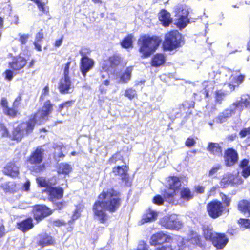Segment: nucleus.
Returning <instances> with one entry per match:
<instances>
[{
	"instance_id": "35",
	"label": "nucleus",
	"mask_w": 250,
	"mask_h": 250,
	"mask_svg": "<svg viewBox=\"0 0 250 250\" xmlns=\"http://www.w3.org/2000/svg\"><path fill=\"white\" fill-rule=\"evenodd\" d=\"M249 160L247 159H242L239 164V167L242 169L241 174L244 178L250 176V165H249Z\"/></svg>"
},
{
	"instance_id": "24",
	"label": "nucleus",
	"mask_w": 250,
	"mask_h": 250,
	"mask_svg": "<svg viewBox=\"0 0 250 250\" xmlns=\"http://www.w3.org/2000/svg\"><path fill=\"white\" fill-rule=\"evenodd\" d=\"M2 173L4 175L12 178L18 177L20 172L18 167L14 162L8 163L3 167Z\"/></svg>"
},
{
	"instance_id": "19",
	"label": "nucleus",
	"mask_w": 250,
	"mask_h": 250,
	"mask_svg": "<svg viewBox=\"0 0 250 250\" xmlns=\"http://www.w3.org/2000/svg\"><path fill=\"white\" fill-rule=\"evenodd\" d=\"M129 167L126 165L117 166L113 167L112 172L115 176H120L121 180L126 185L129 183V177L128 172Z\"/></svg>"
},
{
	"instance_id": "60",
	"label": "nucleus",
	"mask_w": 250,
	"mask_h": 250,
	"mask_svg": "<svg viewBox=\"0 0 250 250\" xmlns=\"http://www.w3.org/2000/svg\"><path fill=\"white\" fill-rule=\"evenodd\" d=\"M71 61L68 62L65 65L63 71V77H69V67Z\"/></svg>"
},
{
	"instance_id": "38",
	"label": "nucleus",
	"mask_w": 250,
	"mask_h": 250,
	"mask_svg": "<svg viewBox=\"0 0 250 250\" xmlns=\"http://www.w3.org/2000/svg\"><path fill=\"white\" fill-rule=\"evenodd\" d=\"M3 113L5 115L12 119L15 118L20 115L18 108L13 105L11 107H9L5 110H4Z\"/></svg>"
},
{
	"instance_id": "52",
	"label": "nucleus",
	"mask_w": 250,
	"mask_h": 250,
	"mask_svg": "<svg viewBox=\"0 0 250 250\" xmlns=\"http://www.w3.org/2000/svg\"><path fill=\"white\" fill-rule=\"evenodd\" d=\"M23 95V94L22 93H20L18 94V95L14 99L12 103L13 106L17 107L18 108L19 107L22 100Z\"/></svg>"
},
{
	"instance_id": "7",
	"label": "nucleus",
	"mask_w": 250,
	"mask_h": 250,
	"mask_svg": "<svg viewBox=\"0 0 250 250\" xmlns=\"http://www.w3.org/2000/svg\"><path fill=\"white\" fill-rule=\"evenodd\" d=\"M54 104L51 100L47 99L43 103L42 107L37 112L31 115L29 119H33L35 121V125H41L48 120L49 117L54 111Z\"/></svg>"
},
{
	"instance_id": "36",
	"label": "nucleus",
	"mask_w": 250,
	"mask_h": 250,
	"mask_svg": "<svg viewBox=\"0 0 250 250\" xmlns=\"http://www.w3.org/2000/svg\"><path fill=\"white\" fill-rule=\"evenodd\" d=\"M133 35L128 34L120 42V45L123 48L129 49L133 47Z\"/></svg>"
},
{
	"instance_id": "43",
	"label": "nucleus",
	"mask_w": 250,
	"mask_h": 250,
	"mask_svg": "<svg viewBox=\"0 0 250 250\" xmlns=\"http://www.w3.org/2000/svg\"><path fill=\"white\" fill-rule=\"evenodd\" d=\"M75 102V100H67L62 102L58 105V111L61 112L64 109H69L72 106Z\"/></svg>"
},
{
	"instance_id": "18",
	"label": "nucleus",
	"mask_w": 250,
	"mask_h": 250,
	"mask_svg": "<svg viewBox=\"0 0 250 250\" xmlns=\"http://www.w3.org/2000/svg\"><path fill=\"white\" fill-rule=\"evenodd\" d=\"M231 106L234 112L238 111L241 113L245 109H250V94L241 95L240 100L233 102Z\"/></svg>"
},
{
	"instance_id": "11",
	"label": "nucleus",
	"mask_w": 250,
	"mask_h": 250,
	"mask_svg": "<svg viewBox=\"0 0 250 250\" xmlns=\"http://www.w3.org/2000/svg\"><path fill=\"white\" fill-rule=\"evenodd\" d=\"M206 208L208 216L213 219L222 216L225 210L222 203L217 199L212 200L208 203Z\"/></svg>"
},
{
	"instance_id": "49",
	"label": "nucleus",
	"mask_w": 250,
	"mask_h": 250,
	"mask_svg": "<svg viewBox=\"0 0 250 250\" xmlns=\"http://www.w3.org/2000/svg\"><path fill=\"white\" fill-rule=\"evenodd\" d=\"M49 95V87L47 84L45 85L42 90L41 94L39 98V101L42 102L45 99L46 96H48Z\"/></svg>"
},
{
	"instance_id": "16",
	"label": "nucleus",
	"mask_w": 250,
	"mask_h": 250,
	"mask_svg": "<svg viewBox=\"0 0 250 250\" xmlns=\"http://www.w3.org/2000/svg\"><path fill=\"white\" fill-rule=\"evenodd\" d=\"M173 240L171 235L165 233L163 231H159L151 236L149 243L151 246H156L164 243H170Z\"/></svg>"
},
{
	"instance_id": "20",
	"label": "nucleus",
	"mask_w": 250,
	"mask_h": 250,
	"mask_svg": "<svg viewBox=\"0 0 250 250\" xmlns=\"http://www.w3.org/2000/svg\"><path fill=\"white\" fill-rule=\"evenodd\" d=\"M222 180L220 182L221 185V183H224L225 185L229 184L232 186L238 185L242 184L243 182V180L238 172L226 174L223 176Z\"/></svg>"
},
{
	"instance_id": "51",
	"label": "nucleus",
	"mask_w": 250,
	"mask_h": 250,
	"mask_svg": "<svg viewBox=\"0 0 250 250\" xmlns=\"http://www.w3.org/2000/svg\"><path fill=\"white\" fill-rule=\"evenodd\" d=\"M120 152H117L113 154L108 160L109 164H115L117 161L121 159V156L120 155Z\"/></svg>"
},
{
	"instance_id": "64",
	"label": "nucleus",
	"mask_w": 250,
	"mask_h": 250,
	"mask_svg": "<svg viewBox=\"0 0 250 250\" xmlns=\"http://www.w3.org/2000/svg\"><path fill=\"white\" fill-rule=\"evenodd\" d=\"M195 191L199 194H202L205 191V187L203 186L197 185L194 187Z\"/></svg>"
},
{
	"instance_id": "15",
	"label": "nucleus",
	"mask_w": 250,
	"mask_h": 250,
	"mask_svg": "<svg viewBox=\"0 0 250 250\" xmlns=\"http://www.w3.org/2000/svg\"><path fill=\"white\" fill-rule=\"evenodd\" d=\"M123 59L121 55L115 53L109 56L102 64V68L105 71L117 69L123 64Z\"/></svg>"
},
{
	"instance_id": "42",
	"label": "nucleus",
	"mask_w": 250,
	"mask_h": 250,
	"mask_svg": "<svg viewBox=\"0 0 250 250\" xmlns=\"http://www.w3.org/2000/svg\"><path fill=\"white\" fill-rule=\"evenodd\" d=\"M132 69L127 67L120 77V80L123 83H127L131 79Z\"/></svg>"
},
{
	"instance_id": "45",
	"label": "nucleus",
	"mask_w": 250,
	"mask_h": 250,
	"mask_svg": "<svg viewBox=\"0 0 250 250\" xmlns=\"http://www.w3.org/2000/svg\"><path fill=\"white\" fill-rule=\"evenodd\" d=\"M124 96L128 99L132 100L134 98L137 97V94L135 89L130 87L125 89Z\"/></svg>"
},
{
	"instance_id": "8",
	"label": "nucleus",
	"mask_w": 250,
	"mask_h": 250,
	"mask_svg": "<svg viewBox=\"0 0 250 250\" xmlns=\"http://www.w3.org/2000/svg\"><path fill=\"white\" fill-rule=\"evenodd\" d=\"M174 25L180 30L185 28L190 22L189 11L186 5L178 4L174 9Z\"/></svg>"
},
{
	"instance_id": "58",
	"label": "nucleus",
	"mask_w": 250,
	"mask_h": 250,
	"mask_svg": "<svg viewBox=\"0 0 250 250\" xmlns=\"http://www.w3.org/2000/svg\"><path fill=\"white\" fill-rule=\"evenodd\" d=\"M28 34H23L20 36L19 41L21 45H24L27 42L29 38Z\"/></svg>"
},
{
	"instance_id": "61",
	"label": "nucleus",
	"mask_w": 250,
	"mask_h": 250,
	"mask_svg": "<svg viewBox=\"0 0 250 250\" xmlns=\"http://www.w3.org/2000/svg\"><path fill=\"white\" fill-rule=\"evenodd\" d=\"M136 250H148L147 245L144 241H141L138 244Z\"/></svg>"
},
{
	"instance_id": "2",
	"label": "nucleus",
	"mask_w": 250,
	"mask_h": 250,
	"mask_svg": "<svg viewBox=\"0 0 250 250\" xmlns=\"http://www.w3.org/2000/svg\"><path fill=\"white\" fill-rule=\"evenodd\" d=\"M162 43V39L157 35H141L137 40L138 52L142 59L150 57L157 50Z\"/></svg>"
},
{
	"instance_id": "46",
	"label": "nucleus",
	"mask_w": 250,
	"mask_h": 250,
	"mask_svg": "<svg viewBox=\"0 0 250 250\" xmlns=\"http://www.w3.org/2000/svg\"><path fill=\"white\" fill-rule=\"evenodd\" d=\"M220 197L221 199V202L222 203V205L224 206L226 208V207H228L230 205L231 202V198L228 197L227 195L225 194L222 192H220L219 193Z\"/></svg>"
},
{
	"instance_id": "47",
	"label": "nucleus",
	"mask_w": 250,
	"mask_h": 250,
	"mask_svg": "<svg viewBox=\"0 0 250 250\" xmlns=\"http://www.w3.org/2000/svg\"><path fill=\"white\" fill-rule=\"evenodd\" d=\"M0 134L2 138L10 137L9 131L3 123H0Z\"/></svg>"
},
{
	"instance_id": "12",
	"label": "nucleus",
	"mask_w": 250,
	"mask_h": 250,
	"mask_svg": "<svg viewBox=\"0 0 250 250\" xmlns=\"http://www.w3.org/2000/svg\"><path fill=\"white\" fill-rule=\"evenodd\" d=\"M159 224L166 229L172 230H179L183 227L182 222L172 215L163 217L160 219Z\"/></svg>"
},
{
	"instance_id": "25",
	"label": "nucleus",
	"mask_w": 250,
	"mask_h": 250,
	"mask_svg": "<svg viewBox=\"0 0 250 250\" xmlns=\"http://www.w3.org/2000/svg\"><path fill=\"white\" fill-rule=\"evenodd\" d=\"M37 245L41 248L52 246L56 244L55 239L50 235L44 233L39 235V240L37 242Z\"/></svg>"
},
{
	"instance_id": "28",
	"label": "nucleus",
	"mask_w": 250,
	"mask_h": 250,
	"mask_svg": "<svg viewBox=\"0 0 250 250\" xmlns=\"http://www.w3.org/2000/svg\"><path fill=\"white\" fill-rule=\"evenodd\" d=\"M206 149L210 155L215 157L222 156V147L218 143L208 142Z\"/></svg>"
},
{
	"instance_id": "53",
	"label": "nucleus",
	"mask_w": 250,
	"mask_h": 250,
	"mask_svg": "<svg viewBox=\"0 0 250 250\" xmlns=\"http://www.w3.org/2000/svg\"><path fill=\"white\" fill-rule=\"evenodd\" d=\"M222 185L220 184V186L216 185L215 186L212 187L209 190V193L210 194H215L217 191H219L220 188H226L225 184L224 183H221Z\"/></svg>"
},
{
	"instance_id": "3",
	"label": "nucleus",
	"mask_w": 250,
	"mask_h": 250,
	"mask_svg": "<svg viewBox=\"0 0 250 250\" xmlns=\"http://www.w3.org/2000/svg\"><path fill=\"white\" fill-rule=\"evenodd\" d=\"M184 43L182 34L177 30H172L165 34L162 48L164 51H172L182 47Z\"/></svg>"
},
{
	"instance_id": "14",
	"label": "nucleus",
	"mask_w": 250,
	"mask_h": 250,
	"mask_svg": "<svg viewBox=\"0 0 250 250\" xmlns=\"http://www.w3.org/2000/svg\"><path fill=\"white\" fill-rule=\"evenodd\" d=\"M229 73L231 75L229 78L230 81L227 83L228 86L231 91L235 90L236 87H238L245 79V75L240 74V69L232 70L230 68L227 69Z\"/></svg>"
},
{
	"instance_id": "44",
	"label": "nucleus",
	"mask_w": 250,
	"mask_h": 250,
	"mask_svg": "<svg viewBox=\"0 0 250 250\" xmlns=\"http://www.w3.org/2000/svg\"><path fill=\"white\" fill-rule=\"evenodd\" d=\"M36 181L38 187L40 188H48L52 184L51 183L47 181L45 178L42 177L36 178Z\"/></svg>"
},
{
	"instance_id": "1",
	"label": "nucleus",
	"mask_w": 250,
	"mask_h": 250,
	"mask_svg": "<svg viewBox=\"0 0 250 250\" xmlns=\"http://www.w3.org/2000/svg\"><path fill=\"white\" fill-rule=\"evenodd\" d=\"M123 198L121 193L113 188L104 189L93 204V215L102 224H105L109 218L106 211L110 213L117 211L121 206Z\"/></svg>"
},
{
	"instance_id": "48",
	"label": "nucleus",
	"mask_w": 250,
	"mask_h": 250,
	"mask_svg": "<svg viewBox=\"0 0 250 250\" xmlns=\"http://www.w3.org/2000/svg\"><path fill=\"white\" fill-rule=\"evenodd\" d=\"M39 10L42 12V13L46 15H48L49 13V7L46 6V4L42 1L36 4Z\"/></svg>"
},
{
	"instance_id": "26",
	"label": "nucleus",
	"mask_w": 250,
	"mask_h": 250,
	"mask_svg": "<svg viewBox=\"0 0 250 250\" xmlns=\"http://www.w3.org/2000/svg\"><path fill=\"white\" fill-rule=\"evenodd\" d=\"M72 82L69 77H62L58 84V89L62 94L70 93Z\"/></svg>"
},
{
	"instance_id": "63",
	"label": "nucleus",
	"mask_w": 250,
	"mask_h": 250,
	"mask_svg": "<svg viewBox=\"0 0 250 250\" xmlns=\"http://www.w3.org/2000/svg\"><path fill=\"white\" fill-rule=\"evenodd\" d=\"M154 250H173L171 245H161L156 247Z\"/></svg>"
},
{
	"instance_id": "10",
	"label": "nucleus",
	"mask_w": 250,
	"mask_h": 250,
	"mask_svg": "<svg viewBox=\"0 0 250 250\" xmlns=\"http://www.w3.org/2000/svg\"><path fill=\"white\" fill-rule=\"evenodd\" d=\"M90 53L91 51L85 48H82L79 51V54L81 56L80 69L84 77H85L87 73L92 69L95 64L94 61L87 56Z\"/></svg>"
},
{
	"instance_id": "50",
	"label": "nucleus",
	"mask_w": 250,
	"mask_h": 250,
	"mask_svg": "<svg viewBox=\"0 0 250 250\" xmlns=\"http://www.w3.org/2000/svg\"><path fill=\"white\" fill-rule=\"evenodd\" d=\"M238 223L245 229H250V219L241 218L238 220Z\"/></svg>"
},
{
	"instance_id": "27",
	"label": "nucleus",
	"mask_w": 250,
	"mask_h": 250,
	"mask_svg": "<svg viewBox=\"0 0 250 250\" xmlns=\"http://www.w3.org/2000/svg\"><path fill=\"white\" fill-rule=\"evenodd\" d=\"M195 102L192 100H185L179 104L178 108L181 113L189 116L192 114L191 109L194 108Z\"/></svg>"
},
{
	"instance_id": "17",
	"label": "nucleus",
	"mask_w": 250,
	"mask_h": 250,
	"mask_svg": "<svg viewBox=\"0 0 250 250\" xmlns=\"http://www.w3.org/2000/svg\"><path fill=\"white\" fill-rule=\"evenodd\" d=\"M51 184L48 188H45L42 190L47 194V197L49 201L52 203L62 198L64 194L63 189L60 187H54Z\"/></svg>"
},
{
	"instance_id": "37",
	"label": "nucleus",
	"mask_w": 250,
	"mask_h": 250,
	"mask_svg": "<svg viewBox=\"0 0 250 250\" xmlns=\"http://www.w3.org/2000/svg\"><path fill=\"white\" fill-rule=\"evenodd\" d=\"M44 38V34L43 30L41 29L38 32L35 36V40L33 42V44L35 46V49L39 52H41L42 50L41 42L43 40Z\"/></svg>"
},
{
	"instance_id": "33",
	"label": "nucleus",
	"mask_w": 250,
	"mask_h": 250,
	"mask_svg": "<svg viewBox=\"0 0 250 250\" xmlns=\"http://www.w3.org/2000/svg\"><path fill=\"white\" fill-rule=\"evenodd\" d=\"M180 199L183 201L188 202L194 197V192L188 187H184L180 191Z\"/></svg>"
},
{
	"instance_id": "59",
	"label": "nucleus",
	"mask_w": 250,
	"mask_h": 250,
	"mask_svg": "<svg viewBox=\"0 0 250 250\" xmlns=\"http://www.w3.org/2000/svg\"><path fill=\"white\" fill-rule=\"evenodd\" d=\"M0 104L3 108V111L9 107L8 101L5 97H3L1 99Z\"/></svg>"
},
{
	"instance_id": "56",
	"label": "nucleus",
	"mask_w": 250,
	"mask_h": 250,
	"mask_svg": "<svg viewBox=\"0 0 250 250\" xmlns=\"http://www.w3.org/2000/svg\"><path fill=\"white\" fill-rule=\"evenodd\" d=\"M53 203L54 206L55 208V209L57 210H61L65 206V201H60L56 202H54Z\"/></svg>"
},
{
	"instance_id": "41",
	"label": "nucleus",
	"mask_w": 250,
	"mask_h": 250,
	"mask_svg": "<svg viewBox=\"0 0 250 250\" xmlns=\"http://www.w3.org/2000/svg\"><path fill=\"white\" fill-rule=\"evenodd\" d=\"M72 170L71 166L67 164L62 163L60 164L58 168V172L59 174H68Z\"/></svg>"
},
{
	"instance_id": "57",
	"label": "nucleus",
	"mask_w": 250,
	"mask_h": 250,
	"mask_svg": "<svg viewBox=\"0 0 250 250\" xmlns=\"http://www.w3.org/2000/svg\"><path fill=\"white\" fill-rule=\"evenodd\" d=\"M221 166L220 165H218L215 166H213L209 171L208 176H211L215 174L218 170L221 169Z\"/></svg>"
},
{
	"instance_id": "23",
	"label": "nucleus",
	"mask_w": 250,
	"mask_h": 250,
	"mask_svg": "<svg viewBox=\"0 0 250 250\" xmlns=\"http://www.w3.org/2000/svg\"><path fill=\"white\" fill-rule=\"evenodd\" d=\"M224 159L226 166H232L234 165L238 160V154L237 152L232 148L227 149L224 152Z\"/></svg>"
},
{
	"instance_id": "5",
	"label": "nucleus",
	"mask_w": 250,
	"mask_h": 250,
	"mask_svg": "<svg viewBox=\"0 0 250 250\" xmlns=\"http://www.w3.org/2000/svg\"><path fill=\"white\" fill-rule=\"evenodd\" d=\"M44 149L41 146L37 147L27 157L26 163L33 166L32 171L41 173L46 169L44 163H42L44 159Z\"/></svg>"
},
{
	"instance_id": "30",
	"label": "nucleus",
	"mask_w": 250,
	"mask_h": 250,
	"mask_svg": "<svg viewBox=\"0 0 250 250\" xmlns=\"http://www.w3.org/2000/svg\"><path fill=\"white\" fill-rule=\"evenodd\" d=\"M188 241L195 246L201 248L205 246V243L203 241L201 236L194 230L189 231Z\"/></svg>"
},
{
	"instance_id": "29",
	"label": "nucleus",
	"mask_w": 250,
	"mask_h": 250,
	"mask_svg": "<svg viewBox=\"0 0 250 250\" xmlns=\"http://www.w3.org/2000/svg\"><path fill=\"white\" fill-rule=\"evenodd\" d=\"M158 19L162 25L165 27L169 26L173 21L170 13L165 9L161 10L159 12Z\"/></svg>"
},
{
	"instance_id": "34",
	"label": "nucleus",
	"mask_w": 250,
	"mask_h": 250,
	"mask_svg": "<svg viewBox=\"0 0 250 250\" xmlns=\"http://www.w3.org/2000/svg\"><path fill=\"white\" fill-rule=\"evenodd\" d=\"M157 213L151 208L146 210L141 220L142 224L152 222L155 220L157 217Z\"/></svg>"
},
{
	"instance_id": "39",
	"label": "nucleus",
	"mask_w": 250,
	"mask_h": 250,
	"mask_svg": "<svg viewBox=\"0 0 250 250\" xmlns=\"http://www.w3.org/2000/svg\"><path fill=\"white\" fill-rule=\"evenodd\" d=\"M202 233L204 237L207 240L211 241L212 238L215 235V233L213 232V229L209 226L204 227L202 228Z\"/></svg>"
},
{
	"instance_id": "62",
	"label": "nucleus",
	"mask_w": 250,
	"mask_h": 250,
	"mask_svg": "<svg viewBox=\"0 0 250 250\" xmlns=\"http://www.w3.org/2000/svg\"><path fill=\"white\" fill-rule=\"evenodd\" d=\"M53 224L56 227H61L66 225V222L63 220L57 219L53 222Z\"/></svg>"
},
{
	"instance_id": "40",
	"label": "nucleus",
	"mask_w": 250,
	"mask_h": 250,
	"mask_svg": "<svg viewBox=\"0 0 250 250\" xmlns=\"http://www.w3.org/2000/svg\"><path fill=\"white\" fill-rule=\"evenodd\" d=\"M232 112H234L233 109L232 110L227 109L222 112L217 118V122L221 124L226 122L231 116Z\"/></svg>"
},
{
	"instance_id": "9",
	"label": "nucleus",
	"mask_w": 250,
	"mask_h": 250,
	"mask_svg": "<svg viewBox=\"0 0 250 250\" xmlns=\"http://www.w3.org/2000/svg\"><path fill=\"white\" fill-rule=\"evenodd\" d=\"M169 179H171V182L169 183L168 187L162 191V195L166 200L174 202L181 184L180 180L178 177L170 176Z\"/></svg>"
},
{
	"instance_id": "22",
	"label": "nucleus",
	"mask_w": 250,
	"mask_h": 250,
	"mask_svg": "<svg viewBox=\"0 0 250 250\" xmlns=\"http://www.w3.org/2000/svg\"><path fill=\"white\" fill-rule=\"evenodd\" d=\"M34 223L33 218L28 216L16 223V227L17 229L23 233H26L34 227Z\"/></svg>"
},
{
	"instance_id": "4",
	"label": "nucleus",
	"mask_w": 250,
	"mask_h": 250,
	"mask_svg": "<svg viewBox=\"0 0 250 250\" xmlns=\"http://www.w3.org/2000/svg\"><path fill=\"white\" fill-rule=\"evenodd\" d=\"M27 60L24 57L18 55L12 57L8 62L9 69H6L3 73L4 79L10 82L14 76L19 74L27 64Z\"/></svg>"
},
{
	"instance_id": "21",
	"label": "nucleus",
	"mask_w": 250,
	"mask_h": 250,
	"mask_svg": "<svg viewBox=\"0 0 250 250\" xmlns=\"http://www.w3.org/2000/svg\"><path fill=\"white\" fill-rule=\"evenodd\" d=\"M210 242L217 250H221L226 246L229 239L225 233L215 232V235Z\"/></svg>"
},
{
	"instance_id": "6",
	"label": "nucleus",
	"mask_w": 250,
	"mask_h": 250,
	"mask_svg": "<svg viewBox=\"0 0 250 250\" xmlns=\"http://www.w3.org/2000/svg\"><path fill=\"white\" fill-rule=\"evenodd\" d=\"M35 125V121L33 119L21 122L13 129L11 139L17 142H20L25 136L33 132Z\"/></svg>"
},
{
	"instance_id": "13",
	"label": "nucleus",
	"mask_w": 250,
	"mask_h": 250,
	"mask_svg": "<svg viewBox=\"0 0 250 250\" xmlns=\"http://www.w3.org/2000/svg\"><path fill=\"white\" fill-rule=\"evenodd\" d=\"M33 219L37 223L53 213V211L45 205H35L31 210Z\"/></svg>"
},
{
	"instance_id": "54",
	"label": "nucleus",
	"mask_w": 250,
	"mask_h": 250,
	"mask_svg": "<svg viewBox=\"0 0 250 250\" xmlns=\"http://www.w3.org/2000/svg\"><path fill=\"white\" fill-rule=\"evenodd\" d=\"M152 202L156 205H161L163 204L164 200L160 195H156L153 198Z\"/></svg>"
},
{
	"instance_id": "55",
	"label": "nucleus",
	"mask_w": 250,
	"mask_h": 250,
	"mask_svg": "<svg viewBox=\"0 0 250 250\" xmlns=\"http://www.w3.org/2000/svg\"><path fill=\"white\" fill-rule=\"evenodd\" d=\"M196 144L195 140L192 137H188L185 142L186 146L190 148Z\"/></svg>"
},
{
	"instance_id": "31",
	"label": "nucleus",
	"mask_w": 250,
	"mask_h": 250,
	"mask_svg": "<svg viewBox=\"0 0 250 250\" xmlns=\"http://www.w3.org/2000/svg\"><path fill=\"white\" fill-rule=\"evenodd\" d=\"M166 57L163 53H156L151 58L150 65L152 67H158L166 62Z\"/></svg>"
},
{
	"instance_id": "32",
	"label": "nucleus",
	"mask_w": 250,
	"mask_h": 250,
	"mask_svg": "<svg viewBox=\"0 0 250 250\" xmlns=\"http://www.w3.org/2000/svg\"><path fill=\"white\" fill-rule=\"evenodd\" d=\"M237 209L241 213L250 217V201L246 199L240 200L237 204Z\"/></svg>"
}]
</instances>
